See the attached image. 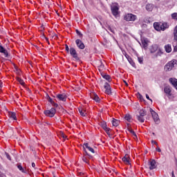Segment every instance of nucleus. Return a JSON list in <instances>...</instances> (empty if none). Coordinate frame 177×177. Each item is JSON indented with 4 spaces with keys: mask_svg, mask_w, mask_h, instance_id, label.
Returning a JSON list of instances; mask_svg holds the SVG:
<instances>
[{
    "mask_svg": "<svg viewBox=\"0 0 177 177\" xmlns=\"http://www.w3.org/2000/svg\"><path fill=\"white\" fill-rule=\"evenodd\" d=\"M44 114L47 117H55V114H56V109L55 108H51L50 110L45 111Z\"/></svg>",
    "mask_w": 177,
    "mask_h": 177,
    "instance_id": "423d86ee",
    "label": "nucleus"
},
{
    "mask_svg": "<svg viewBox=\"0 0 177 177\" xmlns=\"http://www.w3.org/2000/svg\"><path fill=\"white\" fill-rule=\"evenodd\" d=\"M17 81H18V82H19V84L21 85H24V84H25L24 81H23V80H21V78H20V77H17Z\"/></svg>",
    "mask_w": 177,
    "mask_h": 177,
    "instance_id": "2f4dec72",
    "label": "nucleus"
},
{
    "mask_svg": "<svg viewBox=\"0 0 177 177\" xmlns=\"http://www.w3.org/2000/svg\"><path fill=\"white\" fill-rule=\"evenodd\" d=\"M165 50L167 53H171L172 52V47L171 46V44L165 45Z\"/></svg>",
    "mask_w": 177,
    "mask_h": 177,
    "instance_id": "6ab92c4d",
    "label": "nucleus"
},
{
    "mask_svg": "<svg viewBox=\"0 0 177 177\" xmlns=\"http://www.w3.org/2000/svg\"><path fill=\"white\" fill-rule=\"evenodd\" d=\"M6 156L8 158V160H9L10 161L12 160V158H10V156L9 155V153L6 152Z\"/></svg>",
    "mask_w": 177,
    "mask_h": 177,
    "instance_id": "58836bf2",
    "label": "nucleus"
},
{
    "mask_svg": "<svg viewBox=\"0 0 177 177\" xmlns=\"http://www.w3.org/2000/svg\"><path fill=\"white\" fill-rule=\"evenodd\" d=\"M100 66H99V71H102V70H103V68H104V64H103V62H102V61L100 62Z\"/></svg>",
    "mask_w": 177,
    "mask_h": 177,
    "instance_id": "c756f323",
    "label": "nucleus"
},
{
    "mask_svg": "<svg viewBox=\"0 0 177 177\" xmlns=\"http://www.w3.org/2000/svg\"><path fill=\"white\" fill-rule=\"evenodd\" d=\"M100 126L102 128H103V129H104V131H106V132H109V131H110V129L107 128V124L106 122H102L100 123Z\"/></svg>",
    "mask_w": 177,
    "mask_h": 177,
    "instance_id": "aec40b11",
    "label": "nucleus"
},
{
    "mask_svg": "<svg viewBox=\"0 0 177 177\" xmlns=\"http://www.w3.org/2000/svg\"><path fill=\"white\" fill-rule=\"evenodd\" d=\"M66 52H70V48H68V46H66Z\"/></svg>",
    "mask_w": 177,
    "mask_h": 177,
    "instance_id": "c03bdc74",
    "label": "nucleus"
},
{
    "mask_svg": "<svg viewBox=\"0 0 177 177\" xmlns=\"http://www.w3.org/2000/svg\"><path fill=\"white\" fill-rule=\"evenodd\" d=\"M170 84H171V85H173V86L176 89L177 91V79L174 78V77H171L169 80Z\"/></svg>",
    "mask_w": 177,
    "mask_h": 177,
    "instance_id": "2eb2a0df",
    "label": "nucleus"
},
{
    "mask_svg": "<svg viewBox=\"0 0 177 177\" xmlns=\"http://www.w3.org/2000/svg\"><path fill=\"white\" fill-rule=\"evenodd\" d=\"M83 149H84V151H85L86 156H88L89 158H92V156H89V154H88V152H86V150H85V149H88V150L89 151H91V153H93V154H95V149H93V148L89 147V144H88V143L84 144Z\"/></svg>",
    "mask_w": 177,
    "mask_h": 177,
    "instance_id": "20e7f679",
    "label": "nucleus"
},
{
    "mask_svg": "<svg viewBox=\"0 0 177 177\" xmlns=\"http://www.w3.org/2000/svg\"><path fill=\"white\" fill-rule=\"evenodd\" d=\"M9 115H10V118H12V120H17L16 117V113L15 112H10L9 113Z\"/></svg>",
    "mask_w": 177,
    "mask_h": 177,
    "instance_id": "cd10ccee",
    "label": "nucleus"
},
{
    "mask_svg": "<svg viewBox=\"0 0 177 177\" xmlns=\"http://www.w3.org/2000/svg\"><path fill=\"white\" fill-rule=\"evenodd\" d=\"M55 106H57V104H55Z\"/></svg>",
    "mask_w": 177,
    "mask_h": 177,
    "instance_id": "603ef678",
    "label": "nucleus"
},
{
    "mask_svg": "<svg viewBox=\"0 0 177 177\" xmlns=\"http://www.w3.org/2000/svg\"><path fill=\"white\" fill-rule=\"evenodd\" d=\"M177 66V59H171L165 66V71L168 73Z\"/></svg>",
    "mask_w": 177,
    "mask_h": 177,
    "instance_id": "f257e3e1",
    "label": "nucleus"
},
{
    "mask_svg": "<svg viewBox=\"0 0 177 177\" xmlns=\"http://www.w3.org/2000/svg\"><path fill=\"white\" fill-rule=\"evenodd\" d=\"M129 132H130V133L132 134L133 136H135L136 138V133H135V131H133V130L129 129Z\"/></svg>",
    "mask_w": 177,
    "mask_h": 177,
    "instance_id": "f704fd0d",
    "label": "nucleus"
},
{
    "mask_svg": "<svg viewBox=\"0 0 177 177\" xmlns=\"http://www.w3.org/2000/svg\"><path fill=\"white\" fill-rule=\"evenodd\" d=\"M62 138H63L64 139H66V138H67V136H66V135H64V134H62Z\"/></svg>",
    "mask_w": 177,
    "mask_h": 177,
    "instance_id": "09e8293b",
    "label": "nucleus"
},
{
    "mask_svg": "<svg viewBox=\"0 0 177 177\" xmlns=\"http://www.w3.org/2000/svg\"><path fill=\"white\" fill-rule=\"evenodd\" d=\"M168 27H169L168 24L161 23L162 31H165V30H167V28H168Z\"/></svg>",
    "mask_w": 177,
    "mask_h": 177,
    "instance_id": "b1692460",
    "label": "nucleus"
},
{
    "mask_svg": "<svg viewBox=\"0 0 177 177\" xmlns=\"http://www.w3.org/2000/svg\"><path fill=\"white\" fill-rule=\"evenodd\" d=\"M111 9L112 15L115 16V17H117L119 13L118 10H120V8L118 7V3H113Z\"/></svg>",
    "mask_w": 177,
    "mask_h": 177,
    "instance_id": "f03ea898",
    "label": "nucleus"
},
{
    "mask_svg": "<svg viewBox=\"0 0 177 177\" xmlns=\"http://www.w3.org/2000/svg\"><path fill=\"white\" fill-rule=\"evenodd\" d=\"M122 162L126 163L127 165H130L131 162H129V156L128 155H125V156L122 158Z\"/></svg>",
    "mask_w": 177,
    "mask_h": 177,
    "instance_id": "412c9836",
    "label": "nucleus"
},
{
    "mask_svg": "<svg viewBox=\"0 0 177 177\" xmlns=\"http://www.w3.org/2000/svg\"><path fill=\"white\" fill-rule=\"evenodd\" d=\"M171 18L174 20H177V12H174L173 14H171Z\"/></svg>",
    "mask_w": 177,
    "mask_h": 177,
    "instance_id": "72a5a7b5",
    "label": "nucleus"
},
{
    "mask_svg": "<svg viewBox=\"0 0 177 177\" xmlns=\"http://www.w3.org/2000/svg\"><path fill=\"white\" fill-rule=\"evenodd\" d=\"M157 168V163L156 162V160H151L149 162V169L151 171L153 169H156Z\"/></svg>",
    "mask_w": 177,
    "mask_h": 177,
    "instance_id": "ddd939ff",
    "label": "nucleus"
},
{
    "mask_svg": "<svg viewBox=\"0 0 177 177\" xmlns=\"http://www.w3.org/2000/svg\"><path fill=\"white\" fill-rule=\"evenodd\" d=\"M164 92L166 93V95H167L168 97H171V96H172V89H171V86H165L164 88Z\"/></svg>",
    "mask_w": 177,
    "mask_h": 177,
    "instance_id": "1a4fd4ad",
    "label": "nucleus"
},
{
    "mask_svg": "<svg viewBox=\"0 0 177 177\" xmlns=\"http://www.w3.org/2000/svg\"><path fill=\"white\" fill-rule=\"evenodd\" d=\"M112 124H113V127H118V125H120V120L113 119Z\"/></svg>",
    "mask_w": 177,
    "mask_h": 177,
    "instance_id": "393cba45",
    "label": "nucleus"
},
{
    "mask_svg": "<svg viewBox=\"0 0 177 177\" xmlns=\"http://www.w3.org/2000/svg\"><path fill=\"white\" fill-rule=\"evenodd\" d=\"M78 110H79L80 114L82 115V117H85V115H86V111H85L84 109L78 108Z\"/></svg>",
    "mask_w": 177,
    "mask_h": 177,
    "instance_id": "4be33fe9",
    "label": "nucleus"
},
{
    "mask_svg": "<svg viewBox=\"0 0 177 177\" xmlns=\"http://www.w3.org/2000/svg\"><path fill=\"white\" fill-rule=\"evenodd\" d=\"M69 53L70 55H72V57L74 58V59H78V54L77 53V50H75V48H71L69 49Z\"/></svg>",
    "mask_w": 177,
    "mask_h": 177,
    "instance_id": "6e6552de",
    "label": "nucleus"
},
{
    "mask_svg": "<svg viewBox=\"0 0 177 177\" xmlns=\"http://www.w3.org/2000/svg\"><path fill=\"white\" fill-rule=\"evenodd\" d=\"M149 111L152 115L154 122H156V124H160V118H158V114L151 108L149 109Z\"/></svg>",
    "mask_w": 177,
    "mask_h": 177,
    "instance_id": "7ed1b4c3",
    "label": "nucleus"
},
{
    "mask_svg": "<svg viewBox=\"0 0 177 177\" xmlns=\"http://www.w3.org/2000/svg\"><path fill=\"white\" fill-rule=\"evenodd\" d=\"M124 19L127 21H135V20H136V19H138V17H136V15H133V14H127Z\"/></svg>",
    "mask_w": 177,
    "mask_h": 177,
    "instance_id": "39448f33",
    "label": "nucleus"
},
{
    "mask_svg": "<svg viewBox=\"0 0 177 177\" xmlns=\"http://www.w3.org/2000/svg\"><path fill=\"white\" fill-rule=\"evenodd\" d=\"M141 44L145 49L147 48V46H149V40L145 37H142L141 39Z\"/></svg>",
    "mask_w": 177,
    "mask_h": 177,
    "instance_id": "9d476101",
    "label": "nucleus"
},
{
    "mask_svg": "<svg viewBox=\"0 0 177 177\" xmlns=\"http://www.w3.org/2000/svg\"><path fill=\"white\" fill-rule=\"evenodd\" d=\"M132 118L130 116V115L129 114H127L126 115H125V117H124V119L127 120V121H131V119Z\"/></svg>",
    "mask_w": 177,
    "mask_h": 177,
    "instance_id": "473e14b6",
    "label": "nucleus"
},
{
    "mask_svg": "<svg viewBox=\"0 0 177 177\" xmlns=\"http://www.w3.org/2000/svg\"><path fill=\"white\" fill-rule=\"evenodd\" d=\"M17 168H18V169H19V171H21V172H23V174H27V170H26V169L23 168L21 165H18Z\"/></svg>",
    "mask_w": 177,
    "mask_h": 177,
    "instance_id": "a878e982",
    "label": "nucleus"
},
{
    "mask_svg": "<svg viewBox=\"0 0 177 177\" xmlns=\"http://www.w3.org/2000/svg\"><path fill=\"white\" fill-rule=\"evenodd\" d=\"M57 97L59 100L62 102H66L67 100V95L62 93V94H57Z\"/></svg>",
    "mask_w": 177,
    "mask_h": 177,
    "instance_id": "f8f14e48",
    "label": "nucleus"
},
{
    "mask_svg": "<svg viewBox=\"0 0 177 177\" xmlns=\"http://www.w3.org/2000/svg\"><path fill=\"white\" fill-rule=\"evenodd\" d=\"M153 27L156 31H162V28H161V22H155L153 24Z\"/></svg>",
    "mask_w": 177,
    "mask_h": 177,
    "instance_id": "a211bd4d",
    "label": "nucleus"
},
{
    "mask_svg": "<svg viewBox=\"0 0 177 177\" xmlns=\"http://www.w3.org/2000/svg\"><path fill=\"white\" fill-rule=\"evenodd\" d=\"M75 44L77 48H79V49H85V44H84V42H82L81 39H76Z\"/></svg>",
    "mask_w": 177,
    "mask_h": 177,
    "instance_id": "0eeeda50",
    "label": "nucleus"
},
{
    "mask_svg": "<svg viewBox=\"0 0 177 177\" xmlns=\"http://www.w3.org/2000/svg\"><path fill=\"white\" fill-rule=\"evenodd\" d=\"M137 120H138L140 122H145V116L138 115H137Z\"/></svg>",
    "mask_w": 177,
    "mask_h": 177,
    "instance_id": "bb28decb",
    "label": "nucleus"
},
{
    "mask_svg": "<svg viewBox=\"0 0 177 177\" xmlns=\"http://www.w3.org/2000/svg\"><path fill=\"white\" fill-rule=\"evenodd\" d=\"M124 82L125 85H127V86H128V83L125 80H124Z\"/></svg>",
    "mask_w": 177,
    "mask_h": 177,
    "instance_id": "8fccbe9b",
    "label": "nucleus"
},
{
    "mask_svg": "<svg viewBox=\"0 0 177 177\" xmlns=\"http://www.w3.org/2000/svg\"><path fill=\"white\" fill-rule=\"evenodd\" d=\"M32 168H35V169H36L35 162H32Z\"/></svg>",
    "mask_w": 177,
    "mask_h": 177,
    "instance_id": "49530a36",
    "label": "nucleus"
},
{
    "mask_svg": "<svg viewBox=\"0 0 177 177\" xmlns=\"http://www.w3.org/2000/svg\"><path fill=\"white\" fill-rule=\"evenodd\" d=\"M91 99H93V100H95V102H97V103H99V102H100V98L95 93H91Z\"/></svg>",
    "mask_w": 177,
    "mask_h": 177,
    "instance_id": "dca6fc26",
    "label": "nucleus"
},
{
    "mask_svg": "<svg viewBox=\"0 0 177 177\" xmlns=\"http://www.w3.org/2000/svg\"><path fill=\"white\" fill-rule=\"evenodd\" d=\"M154 8V6L153 4H147L146 6V10H148V12H151Z\"/></svg>",
    "mask_w": 177,
    "mask_h": 177,
    "instance_id": "5701e85b",
    "label": "nucleus"
},
{
    "mask_svg": "<svg viewBox=\"0 0 177 177\" xmlns=\"http://www.w3.org/2000/svg\"><path fill=\"white\" fill-rule=\"evenodd\" d=\"M82 160H83L84 162H86V164H88V160H86V158L83 157Z\"/></svg>",
    "mask_w": 177,
    "mask_h": 177,
    "instance_id": "ea45409f",
    "label": "nucleus"
},
{
    "mask_svg": "<svg viewBox=\"0 0 177 177\" xmlns=\"http://www.w3.org/2000/svg\"><path fill=\"white\" fill-rule=\"evenodd\" d=\"M104 88L105 89V93L107 95H111V87H110V84L105 83Z\"/></svg>",
    "mask_w": 177,
    "mask_h": 177,
    "instance_id": "9b49d317",
    "label": "nucleus"
},
{
    "mask_svg": "<svg viewBox=\"0 0 177 177\" xmlns=\"http://www.w3.org/2000/svg\"><path fill=\"white\" fill-rule=\"evenodd\" d=\"M0 53H3L5 56V57H9V53H8V50L3 48V46H0Z\"/></svg>",
    "mask_w": 177,
    "mask_h": 177,
    "instance_id": "4468645a",
    "label": "nucleus"
},
{
    "mask_svg": "<svg viewBox=\"0 0 177 177\" xmlns=\"http://www.w3.org/2000/svg\"><path fill=\"white\" fill-rule=\"evenodd\" d=\"M109 31L111 32H114V29L111 28V27L109 28Z\"/></svg>",
    "mask_w": 177,
    "mask_h": 177,
    "instance_id": "a18cd8bd",
    "label": "nucleus"
},
{
    "mask_svg": "<svg viewBox=\"0 0 177 177\" xmlns=\"http://www.w3.org/2000/svg\"><path fill=\"white\" fill-rule=\"evenodd\" d=\"M76 32L77 35H79L80 38H82V33H81V32H80L78 30H76Z\"/></svg>",
    "mask_w": 177,
    "mask_h": 177,
    "instance_id": "c9c22d12",
    "label": "nucleus"
},
{
    "mask_svg": "<svg viewBox=\"0 0 177 177\" xmlns=\"http://www.w3.org/2000/svg\"><path fill=\"white\" fill-rule=\"evenodd\" d=\"M129 62L130 64H131L133 67H135V62H133V61H132V59H129Z\"/></svg>",
    "mask_w": 177,
    "mask_h": 177,
    "instance_id": "4c0bfd02",
    "label": "nucleus"
},
{
    "mask_svg": "<svg viewBox=\"0 0 177 177\" xmlns=\"http://www.w3.org/2000/svg\"><path fill=\"white\" fill-rule=\"evenodd\" d=\"M152 145H156V146H158V144L157 143V142L152 140L151 141Z\"/></svg>",
    "mask_w": 177,
    "mask_h": 177,
    "instance_id": "37998d69",
    "label": "nucleus"
},
{
    "mask_svg": "<svg viewBox=\"0 0 177 177\" xmlns=\"http://www.w3.org/2000/svg\"><path fill=\"white\" fill-rule=\"evenodd\" d=\"M0 88H2V82L0 81Z\"/></svg>",
    "mask_w": 177,
    "mask_h": 177,
    "instance_id": "3c124183",
    "label": "nucleus"
},
{
    "mask_svg": "<svg viewBox=\"0 0 177 177\" xmlns=\"http://www.w3.org/2000/svg\"><path fill=\"white\" fill-rule=\"evenodd\" d=\"M138 62H139V63L140 64H142V63H143V58L142 57H138Z\"/></svg>",
    "mask_w": 177,
    "mask_h": 177,
    "instance_id": "e433bc0d",
    "label": "nucleus"
},
{
    "mask_svg": "<svg viewBox=\"0 0 177 177\" xmlns=\"http://www.w3.org/2000/svg\"><path fill=\"white\" fill-rule=\"evenodd\" d=\"M150 52L151 53H156V52H157V50H158V46L157 44H153L150 48Z\"/></svg>",
    "mask_w": 177,
    "mask_h": 177,
    "instance_id": "f3484780",
    "label": "nucleus"
},
{
    "mask_svg": "<svg viewBox=\"0 0 177 177\" xmlns=\"http://www.w3.org/2000/svg\"><path fill=\"white\" fill-rule=\"evenodd\" d=\"M49 102H50V103H53V101L52 100V98H49Z\"/></svg>",
    "mask_w": 177,
    "mask_h": 177,
    "instance_id": "de8ad7c7",
    "label": "nucleus"
},
{
    "mask_svg": "<svg viewBox=\"0 0 177 177\" xmlns=\"http://www.w3.org/2000/svg\"><path fill=\"white\" fill-rule=\"evenodd\" d=\"M140 115L145 117V115H146V111H145V109H141L140 111Z\"/></svg>",
    "mask_w": 177,
    "mask_h": 177,
    "instance_id": "7c9ffc66",
    "label": "nucleus"
},
{
    "mask_svg": "<svg viewBox=\"0 0 177 177\" xmlns=\"http://www.w3.org/2000/svg\"><path fill=\"white\" fill-rule=\"evenodd\" d=\"M102 77L104 78V80L108 81V82H110L111 81V77H110V75H102Z\"/></svg>",
    "mask_w": 177,
    "mask_h": 177,
    "instance_id": "c85d7f7f",
    "label": "nucleus"
},
{
    "mask_svg": "<svg viewBox=\"0 0 177 177\" xmlns=\"http://www.w3.org/2000/svg\"><path fill=\"white\" fill-rule=\"evenodd\" d=\"M146 98L148 100H150L151 102H153V100L151 99H150V97L149 96V95L146 94Z\"/></svg>",
    "mask_w": 177,
    "mask_h": 177,
    "instance_id": "a19ab883",
    "label": "nucleus"
},
{
    "mask_svg": "<svg viewBox=\"0 0 177 177\" xmlns=\"http://www.w3.org/2000/svg\"><path fill=\"white\" fill-rule=\"evenodd\" d=\"M156 151H158V153H161V149H160V148H159V147H158V146H157Z\"/></svg>",
    "mask_w": 177,
    "mask_h": 177,
    "instance_id": "79ce46f5",
    "label": "nucleus"
}]
</instances>
